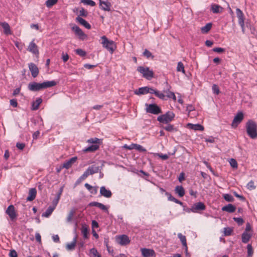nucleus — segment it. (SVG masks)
<instances>
[{"label": "nucleus", "mask_w": 257, "mask_h": 257, "mask_svg": "<svg viewBox=\"0 0 257 257\" xmlns=\"http://www.w3.org/2000/svg\"><path fill=\"white\" fill-rule=\"evenodd\" d=\"M87 142L90 144H94L93 145H98V146H99L102 144V140L97 138H90L87 140Z\"/></svg>", "instance_id": "obj_34"}, {"label": "nucleus", "mask_w": 257, "mask_h": 257, "mask_svg": "<svg viewBox=\"0 0 257 257\" xmlns=\"http://www.w3.org/2000/svg\"><path fill=\"white\" fill-rule=\"evenodd\" d=\"M134 146L136 147V149L142 152H145L147 151L146 149L143 147L141 145L138 144H134Z\"/></svg>", "instance_id": "obj_51"}, {"label": "nucleus", "mask_w": 257, "mask_h": 257, "mask_svg": "<svg viewBox=\"0 0 257 257\" xmlns=\"http://www.w3.org/2000/svg\"><path fill=\"white\" fill-rule=\"evenodd\" d=\"M77 159V158L76 157L71 158L69 160L66 161L63 164L62 167H64V168L67 169H69L72 166V164L76 162Z\"/></svg>", "instance_id": "obj_20"}, {"label": "nucleus", "mask_w": 257, "mask_h": 257, "mask_svg": "<svg viewBox=\"0 0 257 257\" xmlns=\"http://www.w3.org/2000/svg\"><path fill=\"white\" fill-rule=\"evenodd\" d=\"M9 255L10 257H18V254L16 251L14 249L10 251Z\"/></svg>", "instance_id": "obj_61"}, {"label": "nucleus", "mask_w": 257, "mask_h": 257, "mask_svg": "<svg viewBox=\"0 0 257 257\" xmlns=\"http://www.w3.org/2000/svg\"><path fill=\"white\" fill-rule=\"evenodd\" d=\"M229 163L230 166L233 168H237V163L236 161L234 159H231Z\"/></svg>", "instance_id": "obj_55"}, {"label": "nucleus", "mask_w": 257, "mask_h": 257, "mask_svg": "<svg viewBox=\"0 0 257 257\" xmlns=\"http://www.w3.org/2000/svg\"><path fill=\"white\" fill-rule=\"evenodd\" d=\"M88 206H95L104 211H108V208H107V207H106V206L105 205H104V204H103L101 203L98 202L94 201V202H90L88 204Z\"/></svg>", "instance_id": "obj_19"}, {"label": "nucleus", "mask_w": 257, "mask_h": 257, "mask_svg": "<svg viewBox=\"0 0 257 257\" xmlns=\"http://www.w3.org/2000/svg\"><path fill=\"white\" fill-rule=\"evenodd\" d=\"M88 232L87 228L85 226H83L82 227L81 233L84 238H87L88 237Z\"/></svg>", "instance_id": "obj_43"}, {"label": "nucleus", "mask_w": 257, "mask_h": 257, "mask_svg": "<svg viewBox=\"0 0 257 257\" xmlns=\"http://www.w3.org/2000/svg\"><path fill=\"white\" fill-rule=\"evenodd\" d=\"M100 194L105 198H110L112 196V193L109 189H107L105 186H102L100 188Z\"/></svg>", "instance_id": "obj_17"}, {"label": "nucleus", "mask_w": 257, "mask_h": 257, "mask_svg": "<svg viewBox=\"0 0 257 257\" xmlns=\"http://www.w3.org/2000/svg\"><path fill=\"white\" fill-rule=\"evenodd\" d=\"M0 25L4 29V32L6 35L12 34V32L10 29V25L7 22H0Z\"/></svg>", "instance_id": "obj_21"}, {"label": "nucleus", "mask_w": 257, "mask_h": 257, "mask_svg": "<svg viewBox=\"0 0 257 257\" xmlns=\"http://www.w3.org/2000/svg\"><path fill=\"white\" fill-rule=\"evenodd\" d=\"M178 237L180 239L181 243H182L183 246L185 247L186 254H187L188 247L185 236L183 235L181 233H179L178 234Z\"/></svg>", "instance_id": "obj_23"}, {"label": "nucleus", "mask_w": 257, "mask_h": 257, "mask_svg": "<svg viewBox=\"0 0 257 257\" xmlns=\"http://www.w3.org/2000/svg\"><path fill=\"white\" fill-rule=\"evenodd\" d=\"M243 119V114L242 112H238L234 116L231 125L233 127H236Z\"/></svg>", "instance_id": "obj_10"}, {"label": "nucleus", "mask_w": 257, "mask_h": 257, "mask_svg": "<svg viewBox=\"0 0 257 257\" xmlns=\"http://www.w3.org/2000/svg\"><path fill=\"white\" fill-rule=\"evenodd\" d=\"M81 3L92 7L95 6L96 5L95 3L92 0H81Z\"/></svg>", "instance_id": "obj_44"}, {"label": "nucleus", "mask_w": 257, "mask_h": 257, "mask_svg": "<svg viewBox=\"0 0 257 257\" xmlns=\"http://www.w3.org/2000/svg\"><path fill=\"white\" fill-rule=\"evenodd\" d=\"M252 234L246 231H244L241 235V240L243 243H247L250 238L251 237Z\"/></svg>", "instance_id": "obj_26"}, {"label": "nucleus", "mask_w": 257, "mask_h": 257, "mask_svg": "<svg viewBox=\"0 0 257 257\" xmlns=\"http://www.w3.org/2000/svg\"><path fill=\"white\" fill-rule=\"evenodd\" d=\"M29 68L31 72L32 76L35 78L39 74V69L38 67L33 63L29 64Z\"/></svg>", "instance_id": "obj_14"}, {"label": "nucleus", "mask_w": 257, "mask_h": 257, "mask_svg": "<svg viewBox=\"0 0 257 257\" xmlns=\"http://www.w3.org/2000/svg\"><path fill=\"white\" fill-rule=\"evenodd\" d=\"M141 251L143 257H155L156 255L155 251L152 249L142 248Z\"/></svg>", "instance_id": "obj_13"}, {"label": "nucleus", "mask_w": 257, "mask_h": 257, "mask_svg": "<svg viewBox=\"0 0 257 257\" xmlns=\"http://www.w3.org/2000/svg\"><path fill=\"white\" fill-rule=\"evenodd\" d=\"M171 86L168 85L167 87V89L164 90V92L166 94V97L169 98H172L174 100H176V97L175 95V93L173 92H171L169 90Z\"/></svg>", "instance_id": "obj_27"}, {"label": "nucleus", "mask_w": 257, "mask_h": 257, "mask_svg": "<svg viewBox=\"0 0 257 257\" xmlns=\"http://www.w3.org/2000/svg\"><path fill=\"white\" fill-rule=\"evenodd\" d=\"M165 195L168 196V199L169 200L171 201H174V199L175 198L174 197H173L170 193L168 192H165Z\"/></svg>", "instance_id": "obj_59"}, {"label": "nucleus", "mask_w": 257, "mask_h": 257, "mask_svg": "<svg viewBox=\"0 0 257 257\" xmlns=\"http://www.w3.org/2000/svg\"><path fill=\"white\" fill-rule=\"evenodd\" d=\"M55 208V207H54V206H53L52 205L50 206L47 208L46 211L44 213H43L42 216L46 217H49L52 214V213L53 212V211H54Z\"/></svg>", "instance_id": "obj_36"}, {"label": "nucleus", "mask_w": 257, "mask_h": 257, "mask_svg": "<svg viewBox=\"0 0 257 257\" xmlns=\"http://www.w3.org/2000/svg\"><path fill=\"white\" fill-rule=\"evenodd\" d=\"M222 9V7L216 4H212L211 6V10L214 14H217L220 13V10Z\"/></svg>", "instance_id": "obj_35"}, {"label": "nucleus", "mask_w": 257, "mask_h": 257, "mask_svg": "<svg viewBox=\"0 0 257 257\" xmlns=\"http://www.w3.org/2000/svg\"><path fill=\"white\" fill-rule=\"evenodd\" d=\"M211 27L212 24L211 23H207L201 28V31L203 34L207 33L211 29Z\"/></svg>", "instance_id": "obj_37"}, {"label": "nucleus", "mask_w": 257, "mask_h": 257, "mask_svg": "<svg viewBox=\"0 0 257 257\" xmlns=\"http://www.w3.org/2000/svg\"><path fill=\"white\" fill-rule=\"evenodd\" d=\"M223 198L226 201H227L228 202H233L234 200L233 196L229 194H224Z\"/></svg>", "instance_id": "obj_40"}, {"label": "nucleus", "mask_w": 257, "mask_h": 257, "mask_svg": "<svg viewBox=\"0 0 257 257\" xmlns=\"http://www.w3.org/2000/svg\"><path fill=\"white\" fill-rule=\"evenodd\" d=\"M88 15V13L86 11H85L83 8H81V9L79 11V16L81 17H86Z\"/></svg>", "instance_id": "obj_57"}, {"label": "nucleus", "mask_w": 257, "mask_h": 257, "mask_svg": "<svg viewBox=\"0 0 257 257\" xmlns=\"http://www.w3.org/2000/svg\"><path fill=\"white\" fill-rule=\"evenodd\" d=\"M148 87H142L135 90L134 93L136 95H142L148 93Z\"/></svg>", "instance_id": "obj_28"}, {"label": "nucleus", "mask_w": 257, "mask_h": 257, "mask_svg": "<svg viewBox=\"0 0 257 257\" xmlns=\"http://www.w3.org/2000/svg\"><path fill=\"white\" fill-rule=\"evenodd\" d=\"M99 148V146H98V145H92L84 149L83 151L84 152H93L97 150Z\"/></svg>", "instance_id": "obj_32"}, {"label": "nucleus", "mask_w": 257, "mask_h": 257, "mask_svg": "<svg viewBox=\"0 0 257 257\" xmlns=\"http://www.w3.org/2000/svg\"><path fill=\"white\" fill-rule=\"evenodd\" d=\"M233 219L238 225H242L244 222L243 219L241 217H234Z\"/></svg>", "instance_id": "obj_54"}, {"label": "nucleus", "mask_w": 257, "mask_h": 257, "mask_svg": "<svg viewBox=\"0 0 257 257\" xmlns=\"http://www.w3.org/2000/svg\"><path fill=\"white\" fill-rule=\"evenodd\" d=\"M177 71L185 73L184 67L183 64L181 62H179L177 64Z\"/></svg>", "instance_id": "obj_41"}, {"label": "nucleus", "mask_w": 257, "mask_h": 257, "mask_svg": "<svg viewBox=\"0 0 257 257\" xmlns=\"http://www.w3.org/2000/svg\"><path fill=\"white\" fill-rule=\"evenodd\" d=\"M232 229L229 227H225L224 228V234L225 236H229L231 234Z\"/></svg>", "instance_id": "obj_50"}, {"label": "nucleus", "mask_w": 257, "mask_h": 257, "mask_svg": "<svg viewBox=\"0 0 257 257\" xmlns=\"http://www.w3.org/2000/svg\"><path fill=\"white\" fill-rule=\"evenodd\" d=\"M76 20L77 22H78L81 25L83 26L86 29H90L91 28V25L81 17L78 16Z\"/></svg>", "instance_id": "obj_22"}, {"label": "nucleus", "mask_w": 257, "mask_h": 257, "mask_svg": "<svg viewBox=\"0 0 257 257\" xmlns=\"http://www.w3.org/2000/svg\"><path fill=\"white\" fill-rule=\"evenodd\" d=\"M100 170L101 169L99 166L93 165L89 166L85 171L87 173L89 176L90 175H93L98 173Z\"/></svg>", "instance_id": "obj_16"}, {"label": "nucleus", "mask_w": 257, "mask_h": 257, "mask_svg": "<svg viewBox=\"0 0 257 257\" xmlns=\"http://www.w3.org/2000/svg\"><path fill=\"white\" fill-rule=\"evenodd\" d=\"M72 30L75 32V34L79 37L81 40H84L87 36L82 31V30L77 26L74 25L72 27Z\"/></svg>", "instance_id": "obj_11"}, {"label": "nucleus", "mask_w": 257, "mask_h": 257, "mask_svg": "<svg viewBox=\"0 0 257 257\" xmlns=\"http://www.w3.org/2000/svg\"><path fill=\"white\" fill-rule=\"evenodd\" d=\"M88 176V175L87 173H86V171L84 172V173L79 177V178L78 180V181H81L82 180H84Z\"/></svg>", "instance_id": "obj_58"}, {"label": "nucleus", "mask_w": 257, "mask_h": 257, "mask_svg": "<svg viewBox=\"0 0 257 257\" xmlns=\"http://www.w3.org/2000/svg\"><path fill=\"white\" fill-rule=\"evenodd\" d=\"M111 6V3L108 1H103L100 0L99 7L101 10L105 11H110Z\"/></svg>", "instance_id": "obj_15"}, {"label": "nucleus", "mask_w": 257, "mask_h": 257, "mask_svg": "<svg viewBox=\"0 0 257 257\" xmlns=\"http://www.w3.org/2000/svg\"><path fill=\"white\" fill-rule=\"evenodd\" d=\"M77 236H75L73 238V241L70 243L66 244V248L68 250H72L74 249L76 244Z\"/></svg>", "instance_id": "obj_29"}, {"label": "nucleus", "mask_w": 257, "mask_h": 257, "mask_svg": "<svg viewBox=\"0 0 257 257\" xmlns=\"http://www.w3.org/2000/svg\"><path fill=\"white\" fill-rule=\"evenodd\" d=\"M246 133L248 136L254 139L257 137V124L255 121L250 119L246 123Z\"/></svg>", "instance_id": "obj_2"}, {"label": "nucleus", "mask_w": 257, "mask_h": 257, "mask_svg": "<svg viewBox=\"0 0 257 257\" xmlns=\"http://www.w3.org/2000/svg\"><path fill=\"white\" fill-rule=\"evenodd\" d=\"M236 207L231 204H228L222 208V210L229 213H233L235 211Z\"/></svg>", "instance_id": "obj_25"}, {"label": "nucleus", "mask_w": 257, "mask_h": 257, "mask_svg": "<svg viewBox=\"0 0 257 257\" xmlns=\"http://www.w3.org/2000/svg\"><path fill=\"white\" fill-rule=\"evenodd\" d=\"M58 0H47L46 2V5L48 8H50L56 4Z\"/></svg>", "instance_id": "obj_45"}, {"label": "nucleus", "mask_w": 257, "mask_h": 257, "mask_svg": "<svg viewBox=\"0 0 257 257\" xmlns=\"http://www.w3.org/2000/svg\"><path fill=\"white\" fill-rule=\"evenodd\" d=\"M146 111L148 113H152L153 114H158L161 113L162 110L160 107L155 103L152 104H145Z\"/></svg>", "instance_id": "obj_5"}, {"label": "nucleus", "mask_w": 257, "mask_h": 257, "mask_svg": "<svg viewBox=\"0 0 257 257\" xmlns=\"http://www.w3.org/2000/svg\"><path fill=\"white\" fill-rule=\"evenodd\" d=\"M175 192L179 197H183L185 195V190L182 186H177L175 188Z\"/></svg>", "instance_id": "obj_30"}, {"label": "nucleus", "mask_w": 257, "mask_h": 257, "mask_svg": "<svg viewBox=\"0 0 257 257\" xmlns=\"http://www.w3.org/2000/svg\"><path fill=\"white\" fill-rule=\"evenodd\" d=\"M247 254L248 256H252L253 254V249L252 246L250 244H248L247 245Z\"/></svg>", "instance_id": "obj_53"}, {"label": "nucleus", "mask_w": 257, "mask_h": 257, "mask_svg": "<svg viewBox=\"0 0 257 257\" xmlns=\"http://www.w3.org/2000/svg\"><path fill=\"white\" fill-rule=\"evenodd\" d=\"M75 211L76 210L74 208L71 209V210L69 211L68 216L66 218V221L67 222L69 223L72 221L73 218L75 213Z\"/></svg>", "instance_id": "obj_38"}, {"label": "nucleus", "mask_w": 257, "mask_h": 257, "mask_svg": "<svg viewBox=\"0 0 257 257\" xmlns=\"http://www.w3.org/2000/svg\"><path fill=\"white\" fill-rule=\"evenodd\" d=\"M76 53L79 55L80 56L83 57L85 56L86 54V53L85 51L81 49H77L75 50Z\"/></svg>", "instance_id": "obj_49"}, {"label": "nucleus", "mask_w": 257, "mask_h": 257, "mask_svg": "<svg viewBox=\"0 0 257 257\" xmlns=\"http://www.w3.org/2000/svg\"><path fill=\"white\" fill-rule=\"evenodd\" d=\"M212 51L214 52H216L218 53H221L225 51V49L224 48H222L216 47V48H214L212 49Z\"/></svg>", "instance_id": "obj_56"}, {"label": "nucleus", "mask_w": 257, "mask_h": 257, "mask_svg": "<svg viewBox=\"0 0 257 257\" xmlns=\"http://www.w3.org/2000/svg\"><path fill=\"white\" fill-rule=\"evenodd\" d=\"M205 141L206 142L213 143L214 142L215 139L214 137L210 136L208 138H206Z\"/></svg>", "instance_id": "obj_63"}, {"label": "nucleus", "mask_w": 257, "mask_h": 257, "mask_svg": "<svg viewBox=\"0 0 257 257\" xmlns=\"http://www.w3.org/2000/svg\"><path fill=\"white\" fill-rule=\"evenodd\" d=\"M212 89L213 92L216 95L220 93L219 87L216 84H213L212 86Z\"/></svg>", "instance_id": "obj_52"}, {"label": "nucleus", "mask_w": 257, "mask_h": 257, "mask_svg": "<svg viewBox=\"0 0 257 257\" xmlns=\"http://www.w3.org/2000/svg\"><path fill=\"white\" fill-rule=\"evenodd\" d=\"M137 71L142 74L143 76L148 80H151L153 77V71L150 70L148 67L139 66L137 68Z\"/></svg>", "instance_id": "obj_6"}, {"label": "nucleus", "mask_w": 257, "mask_h": 257, "mask_svg": "<svg viewBox=\"0 0 257 257\" xmlns=\"http://www.w3.org/2000/svg\"><path fill=\"white\" fill-rule=\"evenodd\" d=\"M193 213H199L200 211H204L206 209V206L204 203L198 202L192 205Z\"/></svg>", "instance_id": "obj_12"}, {"label": "nucleus", "mask_w": 257, "mask_h": 257, "mask_svg": "<svg viewBox=\"0 0 257 257\" xmlns=\"http://www.w3.org/2000/svg\"><path fill=\"white\" fill-rule=\"evenodd\" d=\"M115 239L117 243L122 246L126 245L130 242L128 237L124 234L116 236Z\"/></svg>", "instance_id": "obj_7"}, {"label": "nucleus", "mask_w": 257, "mask_h": 257, "mask_svg": "<svg viewBox=\"0 0 257 257\" xmlns=\"http://www.w3.org/2000/svg\"><path fill=\"white\" fill-rule=\"evenodd\" d=\"M155 95L162 100H166V95L162 92L157 90L156 92Z\"/></svg>", "instance_id": "obj_42"}, {"label": "nucleus", "mask_w": 257, "mask_h": 257, "mask_svg": "<svg viewBox=\"0 0 257 257\" xmlns=\"http://www.w3.org/2000/svg\"><path fill=\"white\" fill-rule=\"evenodd\" d=\"M102 41L101 44L103 47L106 48L111 54H112L116 48L114 41L109 40L105 36L101 37Z\"/></svg>", "instance_id": "obj_3"}, {"label": "nucleus", "mask_w": 257, "mask_h": 257, "mask_svg": "<svg viewBox=\"0 0 257 257\" xmlns=\"http://www.w3.org/2000/svg\"><path fill=\"white\" fill-rule=\"evenodd\" d=\"M188 126H189V128H191L192 130H195V131H203L204 130V127L200 124H192V123H188Z\"/></svg>", "instance_id": "obj_31"}, {"label": "nucleus", "mask_w": 257, "mask_h": 257, "mask_svg": "<svg viewBox=\"0 0 257 257\" xmlns=\"http://www.w3.org/2000/svg\"><path fill=\"white\" fill-rule=\"evenodd\" d=\"M163 128L165 130H166V131H167L168 132H174V131H176V130L174 127V125H172V124H168L167 125L164 126L163 127Z\"/></svg>", "instance_id": "obj_39"}, {"label": "nucleus", "mask_w": 257, "mask_h": 257, "mask_svg": "<svg viewBox=\"0 0 257 257\" xmlns=\"http://www.w3.org/2000/svg\"><path fill=\"white\" fill-rule=\"evenodd\" d=\"M37 190L35 188H31L29 190V195L27 198V200L29 201H33L36 196Z\"/></svg>", "instance_id": "obj_24"}, {"label": "nucleus", "mask_w": 257, "mask_h": 257, "mask_svg": "<svg viewBox=\"0 0 257 257\" xmlns=\"http://www.w3.org/2000/svg\"><path fill=\"white\" fill-rule=\"evenodd\" d=\"M42 102V99L41 98H38L35 101H34L32 105V109L33 110H37L39 105Z\"/></svg>", "instance_id": "obj_33"}, {"label": "nucleus", "mask_w": 257, "mask_h": 257, "mask_svg": "<svg viewBox=\"0 0 257 257\" xmlns=\"http://www.w3.org/2000/svg\"><path fill=\"white\" fill-rule=\"evenodd\" d=\"M90 253L93 255V257H101V255L98 254L97 249L95 248L90 249Z\"/></svg>", "instance_id": "obj_47"}, {"label": "nucleus", "mask_w": 257, "mask_h": 257, "mask_svg": "<svg viewBox=\"0 0 257 257\" xmlns=\"http://www.w3.org/2000/svg\"><path fill=\"white\" fill-rule=\"evenodd\" d=\"M178 180L180 182L185 180V174L183 172H182L180 174L178 177Z\"/></svg>", "instance_id": "obj_64"}, {"label": "nucleus", "mask_w": 257, "mask_h": 257, "mask_svg": "<svg viewBox=\"0 0 257 257\" xmlns=\"http://www.w3.org/2000/svg\"><path fill=\"white\" fill-rule=\"evenodd\" d=\"M28 50L34 54H39L38 47L33 41L30 43L28 46Z\"/></svg>", "instance_id": "obj_18"}, {"label": "nucleus", "mask_w": 257, "mask_h": 257, "mask_svg": "<svg viewBox=\"0 0 257 257\" xmlns=\"http://www.w3.org/2000/svg\"><path fill=\"white\" fill-rule=\"evenodd\" d=\"M236 15L238 19V24L241 28L242 32L244 33V17L242 12L238 8L236 9Z\"/></svg>", "instance_id": "obj_8"}, {"label": "nucleus", "mask_w": 257, "mask_h": 257, "mask_svg": "<svg viewBox=\"0 0 257 257\" xmlns=\"http://www.w3.org/2000/svg\"><path fill=\"white\" fill-rule=\"evenodd\" d=\"M175 114L172 111H168L166 113L161 115L157 117V120L163 123H168L174 118Z\"/></svg>", "instance_id": "obj_4"}, {"label": "nucleus", "mask_w": 257, "mask_h": 257, "mask_svg": "<svg viewBox=\"0 0 257 257\" xmlns=\"http://www.w3.org/2000/svg\"><path fill=\"white\" fill-rule=\"evenodd\" d=\"M143 56L146 57L147 58H151L153 59L154 56L147 49H145L144 52H143Z\"/></svg>", "instance_id": "obj_46"}, {"label": "nucleus", "mask_w": 257, "mask_h": 257, "mask_svg": "<svg viewBox=\"0 0 257 257\" xmlns=\"http://www.w3.org/2000/svg\"><path fill=\"white\" fill-rule=\"evenodd\" d=\"M160 158L162 159L165 160L168 159L169 156L167 154H157Z\"/></svg>", "instance_id": "obj_60"}, {"label": "nucleus", "mask_w": 257, "mask_h": 257, "mask_svg": "<svg viewBox=\"0 0 257 257\" xmlns=\"http://www.w3.org/2000/svg\"><path fill=\"white\" fill-rule=\"evenodd\" d=\"M246 187L249 190L255 189L256 188L255 186L254 185L253 181L252 180H251L248 183V184L246 185Z\"/></svg>", "instance_id": "obj_48"}, {"label": "nucleus", "mask_w": 257, "mask_h": 257, "mask_svg": "<svg viewBox=\"0 0 257 257\" xmlns=\"http://www.w3.org/2000/svg\"><path fill=\"white\" fill-rule=\"evenodd\" d=\"M6 213L9 216L11 220L13 221L16 219L17 214L15 211V207L13 205H10L6 210Z\"/></svg>", "instance_id": "obj_9"}, {"label": "nucleus", "mask_w": 257, "mask_h": 257, "mask_svg": "<svg viewBox=\"0 0 257 257\" xmlns=\"http://www.w3.org/2000/svg\"><path fill=\"white\" fill-rule=\"evenodd\" d=\"M57 83L55 81H45L42 83L36 82H30L28 84V88L31 91H38L47 88L55 86Z\"/></svg>", "instance_id": "obj_1"}, {"label": "nucleus", "mask_w": 257, "mask_h": 257, "mask_svg": "<svg viewBox=\"0 0 257 257\" xmlns=\"http://www.w3.org/2000/svg\"><path fill=\"white\" fill-rule=\"evenodd\" d=\"M16 147L20 150H23L25 147V144L24 143H17Z\"/></svg>", "instance_id": "obj_62"}]
</instances>
